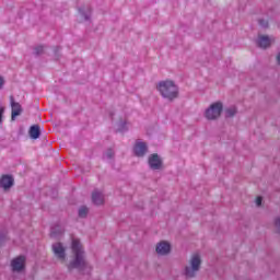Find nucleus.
<instances>
[{
	"label": "nucleus",
	"mask_w": 280,
	"mask_h": 280,
	"mask_svg": "<svg viewBox=\"0 0 280 280\" xmlns=\"http://www.w3.org/2000/svg\"><path fill=\"white\" fill-rule=\"evenodd\" d=\"M60 49H62L60 46H56L54 49L56 60H60Z\"/></svg>",
	"instance_id": "nucleus-22"
},
{
	"label": "nucleus",
	"mask_w": 280,
	"mask_h": 280,
	"mask_svg": "<svg viewBox=\"0 0 280 280\" xmlns=\"http://www.w3.org/2000/svg\"><path fill=\"white\" fill-rule=\"evenodd\" d=\"M92 202L96 207H100V206L104 205V194H102V191H100L97 189L93 190V192H92Z\"/></svg>",
	"instance_id": "nucleus-12"
},
{
	"label": "nucleus",
	"mask_w": 280,
	"mask_h": 280,
	"mask_svg": "<svg viewBox=\"0 0 280 280\" xmlns=\"http://www.w3.org/2000/svg\"><path fill=\"white\" fill-rule=\"evenodd\" d=\"M149 167L153 172H159L163 170V159L158 153H152L148 159Z\"/></svg>",
	"instance_id": "nucleus-5"
},
{
	"label": "nucleus",
	"mask_w": 280,
	"mask_h": 280,
	"mask_svg": "<svg viewBox=\"0 0 280 280\" xmlns=\"http://www.w3.org/2000/svg\"><path fill=\"white\" fill-rule=\"evenodd\" d=\"M128 127L126 126V121L120 120L118 124V132H126Z\"/></svg>",
	"instance_id": "nucleus-20"
},
{
	"label": "nucleus",
	"mask_w": 280,
	"mask_h": 280,
	"mask_svg": "<svg viewBox=\"0 0 280 280\" xmlns=\"http://www.w3.org/2000/svg\"><path fill=\"white\" fill-rule=\"evenodd\" d=\"M62 233V231L58 228H52L50 231V237H58V235H60Z\"/></svg>",
	"instance_id": "nucleus-21"
},
{
	"label": "nucleus",
	"mask_w": 280,
	"mask_h": 280,
	"mask_svg": "<svg viewBox=\"0 0 280 280\" xmlns=\"http://www.w3.org/2000/svg\"><path fill=\"white\" fill-rule=\"evenodd\" d=\"M13 272H23L25 270V256H19L11 261Z\"/></svg>",
	"instance_id": "nucleus-7"
},
{
	"label": "nucleus",
	"mask_w": 280,
	"mask_h": 280,
	"mask_svg": "<svg viewBox=\"0 0 280 280\" xmlns=\"http://www.w3.org/2000/svg\"><path fill=\"white\" fill-rule=\"evenodd\" d=\"M158 255H170L172 253V245L166 241H161L155 248Z\"/></svg>",
	"instance_id": "nucleus-10"
},
{
	"label": "nucleus",
	"mask_w": 280,
	"mask_h": 280,
	"mask_svg": "<svg viewBox=\"0 0 280 280\" xmlns=\"http://www.w3.org/2000/svg\"><path fill=\"white\" fill-rule=\"evenodd\" d=\"M133 152L136 156L143 158L148 154V144L145 142H137Z\"/></svg>",
	"instance_id": "nucleus-11"
},
{
	"label": "nucleus",
	"mask_w": 280,
	"mask_h": 280,
	"mask_svg": "<svg viewBox=\"0 0 280 280\" xmlns=\"http://www.w3.org/2000/svg\"><path fill=\"white\" fill-rule=\"evenodd\" d=\"M3 113H5V107L0 106V124H3Z\"/></svg>",
	"instance_id": "nucleus-24"
},
{
	"label": "nucleus",
	"mask_w": 280,
	"mask_h": 280,
	"mask_svg": "<svg viewBox=\"0 0 280 280\" xmlns=\"http://www.w3.org/2000/svg\"><path fill=\"white\" fill-rule=\"evenodd\" d=\"M0 187L8 191V189H12L14 187V177L12 175H2L0 178Z\"/></svg>",
	"instance_id": "nucleus-9"
},
{
	"label": "nucleus",
	"mask_w": 280,
	"mask_h": 280,
	"mask_svg": "<svg viewBox=\"0 0 280 280\" xmlns=\"http://www.w3.org/2000/svg\"><path fill=\"white\" fill-rule=\"evenodd\" d=\"M86 215H89V208L86 206L79 208V218H86Z\"/></svg>",
	"instance_id": "nucleus-19"
},
{
	"label": "nucleus",
	"mask_w": 280,
	"mask_h": 280,
	"mask_svg": "<svg viewBox=\"0 0 280 280\" xmlns=\"http://www.w3.org/2000/svg\"><path fill=\"white\" fill-rule=\"evenodd\" d=\"M257 45L261 49H268V47H270V37H268V35L259 36V38L257 40Z\"/></svg>",
	"instance_id": "nucleus-13"
},
{
	"label": "nucleus",
	"mask_w": 280,
	"mask_h": 280,
	"mask_svg": "<svg viewBox=\"0 0 280 280\" xmlns=\"http://www.w3.org/2000/svg\"><path fill=\"white\" fill-rule=\"evenodd\" d=\"M8 242V231L0 230V246H3Z\"/></svg>",
	"instance_id": "nucleus-18"
},
{
	"label": "nucleus",
	"mask_w": 280,
	"mask_h": 280,
	"mask_svg": "<svg viewBox=\"0 0 280 280\" xmlns=\"http://www.w3.org/2000/svg\"><path fill=\"white\" fill-rule=\"evenodd\" d=\"M156 90L168 102H174L178 97V85L172 80L160 81L156 84Z\"/></svg>",
	"instance_id": "nucleus-2"
},
{
	"label": "nucleus",
	"mask_w": 280,
	"mask_h": 280,
	"mask_svg": "<svg viewBox=\"0 0 280 280\" xmlns=\"http://www.w3.org/2000/svg\"><path fill=\"white\" fill-rule=\"evenodd\" d=\"M43 54H45L44 45H38L33 48V56H35V58H38V56H43Z\"/></svg>",
	"instance_id": "nucleus-17"
},
{
	"label": "nucleus",
	"mask_w": 280,
	"mask_h": 280,
	"mask_svg": "<svg viewBox=\"0 0 280 280\" xmlns=\"http://www.w3.org/2000/svg\"><path fill=\"white\" fill-rule=\"evenodd\" d=\"M72 253L74 258L68 264V270H78L81 275H84V270L89 268V262L84 257V248L82 247V243L80 240L73 238L71 243Z\"/></svg>",
	"instance_id": "nucleus-1"
},
{
	"label": "nucleus",
	"mask_w": 280,
	"mask_h": 280,
	"mask_svg": "<svg viewBox=\"0 0 280 280\" xmlns=\"http://www.w3.org/2000/svg\"><path fill=\"white\" fill-rule=\"evenodd\" d=\"M224 112V104L222 102L212 103L209 108L205 112V117L209 121H215V119H220L222 113Z\"/></svg>",
	"instance_id": "nucleus-3"
},
{
	"label": "nucleus",
	"mask_w": 280,
	"mask_h": 280,
	"mask_svg": "<svg viewBox=\"0 0 280 280\" xmlns=\"http://www.w3.org/2000/svg\"><path fill=\"white\" fill-rule=\"evenodd\" d=\"M277 62L280 65V54L277 56Z\"/></svg>",
	"instance_id": "nucleus-29"
},
{
	"label": "nucleus",
	"mask_w": 280,
	"mask_h": 280,
	"mask_svg": "<svg viewBox=\"0 0 280 280\" xmlns=\"http://www.w3.org/2000/svg\"><path fill=\"white\" fill-rule=\"evenodd\" d=\"M28 135L31 139H39L40 138V126L38 125H32L28 130Z\"/></svg>",
	"instance_id": "nucleus-14"
},
{
	"label": "nucleus",
	"mask_w": 280,
	"mask_h": 280,
	"mask_svg": "<svg viewBox=\"0 0 280 280\" xmlns=\"http://www.w3.org/2000/svg\"><path fill=\"white\" fill-rule=\"evenodd\" d=\"M258 23H259L260 27H265V28L268 27V21H266L264 19L259 20Z\"/></svg>",
	"instance_id": "nucleus-26"
},
{
	"label": "nucleus",
	"mask_w": 280,
	"mask_h": 280,
	"mask_svg": "<svg viewBox=\"0 0 280 280\" xmlns=\"http://www.w3.org/2000/svg\"><path fill=\"white\" fill-rule=\"evenodd\" d=\"M10 101L12 108L11 119L12 121H14V119H16V117H19L23 113V107H21V103L14 102V96H10Z\"/></svg>",
	"instance_id": "nucleus-8"
},
{
	"label": "nucleus",
	"mask_w": 280,
	"mask_h": 280,
	"mask_svg": "<svg viewBox=\"0 0 280 280\" xmlns=\"http://www.w3.org/2000/svg\"><path fill=\"white\" fill-rule=\"evenodd\" d=\"M3 84H5V80L3 77H0V89H3Z\"/></svg>",
	"instance_id": "nucleus-28"
},
{
	"label": "nucleus",
	"mask_w": 280,
	"mask_h": 280,
	"mask_svg": "<svg viewBox=\"0 0 280 280\" xmlns=\"http://www.w3.org/2000/svg\"><path fill=\"white\" fill-rule=\"evenodd\" d=\"M275 226L277 229V233H280V217H278L275 221Z\"/></svg>",
	"instance_id": "nucleus-25"
},
{
	"label": "nucleus",
	"mask_w": 280,
	"mask_h": 280,
	"mask_svg": "<svg viewBox=\"0 0 280 280\" xmlns=\"http://www.w3.org/2000/svg\"><path fill=\"white\" fill-rule=\"evenodd\" d=\"M200 266H202V259L200 258V255L195 254L190 258V266L185 267V277L186 279H194L196 277V273L200 270Z\"/></svg>",
	"instance_id": "nucleus-4"
},
{
	"label": "nucleus",
	"mask_w": 280,
	"mask_h": 280,
	"mask_svg": "<svg viewBox=\"0 0 280 280\" xmlns=\"http://www.w3.org/2000/svg\"><path fill=\"white\" fill-rule=\"evenodd\" d=\"M78 10L83 21H91V7H80Z\"/></svg>",
	"instance_id": "nucleus-15"
},
{
	"label": "nucleus",
	"mask_w": 280,
	"mask_h": 280,
	"mask_svg": "<svg viewBox=\"0 0 280 280\" xmlns=\"http://www.w3.org/2000/svg\"><path fill=\"white\" fill-rule=\"evenodd\" d=\"M105 156L107 159H113V156H115V151H113V149H107V151L105 152Z\"/></svg>",
	"instance_id": "nucleus-23"
},
{
	"label": "nucleus",
	"mask_w": 280,
	"mask_h": 280,
	"mask_svg": "<svg viewBox=\"0 0 280 280\" xmlns=\"http://www.w3.org/2000/svg\"><path fill=\"white\" fill-rule=\"evenodd\" d=\"M261 202H264V198L257 197V198H256V205H257L258 207H261Z\"/></svg>",
	"instance_id": "nucleus-27"
},
{
	"label": "nucleus",
	"mask_w": 280,
	"mask_h": 280,
	"mask_svg": "<svg viewBox=\"0 0 280 280\" xmlns=\"http://www.w3.org/2000/svg\"><path fill=\"white\" fill-rule=\"evenodd\" d=\"M52 253L57 259H60V261H66L67 248L62 245V243L58 242L52 244Z\"/></svg>",
	"instance_id": "nucleus-6"
},
{
	"label": "nucleus",
	"mask_w": 280,
	"mask_h": 280,
	"mask_svg": "<svg viewBox=\"0 0 280 280\" xmlns=\"http://www.w3.org/2000/svg\"><path fill=\"white\" fill-rule=\"evenodd\" d=\"M237 115V108L235 106H230L224 108L225 119H233Z\"/></svg>",
	"instance_id": "nucleus-16"
}]
</instances>
